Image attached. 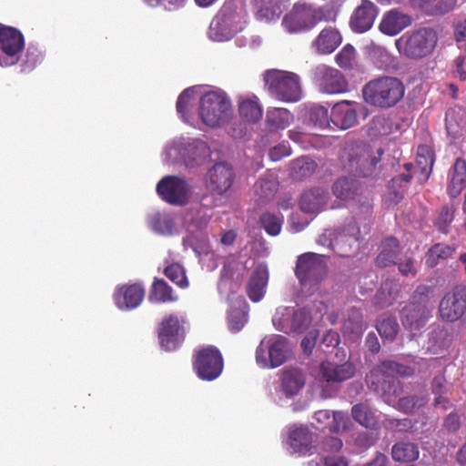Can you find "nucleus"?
<instances>
[{"label": "nucleus", "mask_w": 466, "mask_h": 466, "mask_svg": "<svg viewBox=\"0 0 466 466\" xmlns=\"http://www.w3.org/2000/svg\"><path fill=\"white\" fill-rule=\"evenodd\" d=\"M401 255L398 240L394 238H386L381 243V249L376 259L377 265L380 268L394 265L400 259Z\"/></svg>", "instance_id": "nucleus-35"}, {"label": "nucleus", "mask_w": 466, "mask_h": 466, "mask_svg": "<svg viewBox=\"0 0 466 466\" xmlns=\"http://www.w3.org/2000/svg\"><path fill=\"white\" fill-rule=\"evenodd\" d=\"M363 329L364 323L360 311L355 308L350 309L343 321V333L349 334L352 339H355L359 338Z\"/></svg>", "instance_id": "nucleus-39"}, {"label": "nucleus", "mask_w": 466, "mask_h": 466, "mask_svg": "<svg viewBox=\"0 0 466 466\" xmlns=\"http://www.w3.org/2000/svg\"><path fill=\"white\" fill-rule=\"evenodd\" d=\"M25 47V39L22 33L15 27L0 26V56L1 66L15 65Z\"/></svg>", "instance_id": "nucleus-15"}, {"label": "nucleus", "mask_w": 466, "mask_h": 466, "mask_svg": "<svg viewBox=\"0 0 466 466\" xmlns=\"http://www.w3.org/2000/svg\"><path fill=\"white\" fill-rule=\"evenodd\" d=\"M278 180L272 174L260 178L255 184V193L261 199V202L269 200L278 190Z\"/></svg>", "instance_id": "nucleus-42"}, {"label": "nucleus", "mask_w": 466, "mask_h": 466, "mask_svg": "<svg viewBox=\"0 0 466 466\" xmlns=\"http://www.w3.org/2000/svg\"><path fill=\"white\" fill-rule=\"evenodd\" d=\"M248 320L247 313L243 309H232L228 313V328L232 332L239 331Z\"/></svg>", "instance_id": "nucleus-57"}, {"label": "nucleus", "mask_w": 466, "mask_h": 466, "mask_svg": "<svg viewBox=\"0 0 466 466\" xmlns=\"http://www.w3.org/2000/svg\"><path fill=\"white\" fill-rule=\"evenodd\" d=\"M187 320L184 316L170 314L163 318L158 326V339L165 350H174L185 338Z\"/></svg>", "instance_id": "nucleus-13"}, {"label": "nucleus", "mask_w": 466, "mask_h": 466, "mask_svg": "<svg viewBox=\"0 0 466 466\" xmlns=\"http://www.w3.org/2000/svg\"><path fill=\"white\" fill-rule=\"evenodd\" d=\"M438 42L436 32L429 27H421L406 32L395 41L399 53L408 58L420 59L430 56Z\"/></svg>", "instance_id": "nucleus-7"}, {"label": "nucleus", "mask_w": 466, "mask_h": 466, "mask_svg": "<svg viewBox=\"0 0 466 466\" xmlns=\"http://www.w3.org/2000/svg\"><path fill=\"white\" fill-rule=\"evenodd\" d=\"M455 76L460 78V80H466V57L459 56L455 60Z\"/></svg>", "instance_id": "nucleus-64"}, {"label": "nucleus", "mask_w": 466, "mask_h": 466, "mask_svg": "<svg viewBox=\"0 0 466 466\" xmlns=\"http://www.w3.org/2000/svg\"><path fill=\"white\" fill-rule=\"evenodd\" d=\"M313 79L319 88L327 94H339L348 89L343 75L336 68L319 65L313 69Z\"/></svg>", "instance_id": "nucleus-17"}, {"label": "nucleus", "mask_w": 466, "mask_h": 466, "mask_svg": "<svg viewBox=\"0 0 466 466\" xmlns=\"http://www.w3.org/2000/svg\"><path fill=\"white\" fill-rule=\"evenodd\" d=\"M40 52L34 47L27 48L25 58L21 64V72L27 73L35 68V66L41 61Z\"/></svg>", "instance_id": "nucleus-58"}, {"label": "nucleus", "mask_w": 466, "mask_h": 466, "mask_svg": "<svg viewBox=\"0 0 466 466\" xmlns=\"http://www.w3.org/2000/svg\"><path fill=\"white\" fill-rule=\"evenodd\" d=\"M313 319V315L306 308L279 307L275 311L272 323L279 331L302 333L309 327Z\"/></svg>", "instance_id": "nucleus-11"}, {"label": "nucleus", "mask_w": 466, "mask_h": 466, "mask_svg": "<svg viewBox=\"0 0 466 466\" xmlns=\"http://www.w3.org/2000/svg\"><path fill=\"white\" fill-rule=\"evenodd\" d=\"M260 222L268 234L277 236L280 233L283 218L279 215L267 212L261 216Z\"/></svg>", "instance_id": "nucleus-51"}, {"label": "nucleus", "mask_w": 466, "mask_h": 466, "mask_svg": "<svg viewBox=\"0 0 466 466\" xmlns=\"http://www.w3.org/2000/svg\"><path fill=\"white\" fill-rule=\"evenodd\" d=\"M400 290V284L395 280H386L382 283L377 296L376 301L381 307H386L396 299Z\"/></svg>", "instance_id": "nucleus-44"}, {"label": "nucleus", "mask_w": 466, "mask_h": 466, "mask_svg": "<svg viewBox=\"0 0 466 466\" xmlns=\"http://www.w3.org/2000/svg\"><path fill=\"white\" fill-rule=\"evenodd\" d=\"M157 192L167 203L183 205L187 201L190 190L185 179L167 176L158 182Z\"/></svg>", "instance_id": "nucleus-18"}, {"label": "nucleus", "mask_w": 466, "mask_h": 466, "mask_svg": "<svg viewBox=\"0 0 466 466\" xmlns=\"http://www.w3.org/2000/svg\"><path fill=\"white\" fill-rule=\"evenodd\" d=\"M177 298L173 296L172 289L161 279H157L152 286L149 300L151 302H168L174 301Z\"/></svg>", "instance_id": "nucleus-48"}, {"label": "nucleus", "mask_w": 466, "mask_h": 466, "mask_svg": "<svg viewBox=\"0 0 466 466\" xmlns=\"http://www.w3.org/2000/svg\"><path fill=\"white\" fill-rule=\"evenodd\" d=\"M447 191L451 198L458 197L466 186V162L457 158L449 174Z\"/></svg>", "instance_id": "nucleus-34"}, {"label": "nucleus", "mask_w": 466, "mask_h": 466, "mask_svg": "<svg viewBox=\"0 0 466 466\" xmlns=\"http://www.w3.org/2000/svg\"><path fill=\"white\" fill-rule=\"evenodd\" d=\"M337 13L333 7L324 5L315 7L311 5L297 3L282 19V26L290 33L296 34L313 29L320 22L335 21Z\"/></svg>", "instance_id": "nucleus-3"}, {"label": "nucleus", "mask_w": 466, "mask_h": 466, "mask_svg": "<svg viewBox=\"0 0 466 466\" xmlns=\"http://www.w3.org/2000/svg\"><path fill=\"white\" fill-rule=\"evenodd\" d=\"M427 400L424 397L409 396L399 400L397 408L405 412L410 413L425 405Z\"/></svg>", "instance_id": "nucleus-53"}, {"label": "nucleus", "mask_w": 466, "mask_h": 466, "mask_svg": "<svg viewBox=\"0 0 466 466\" xmlns=\"http://www.w3.org/2000/svg\"><path fill=\"white\" fill-rule=\"evenodd\" d=\"M378 15V7L369 0H362L353 11L350 26L355 33L362 34L369 31Z\"/></svg>", "instance_id": "nucleus-21"}, {"label": "nucleus", "mask_w": 466, "mask_h": 466, "mask_svg": "<svg viewBox=\"0 0 466 466\" xmlns=\"http://www.w3.org/2000/svg\"><path fill=\"white\" fill-rule=\"evenodd\" d=\"M290 155V148L284 144L279 145L273 147L269 152V157L271 160L278 161L283 157H287Z\"/></svg>", "instance_id": "nucleus-63"}, {"label": "nucleus", "mask_w": 466, "mask_h": 466, "mask_svg": "<svg viewBox=\"0 0 466 466\" xmlns=\"http://www.w3.org/2000/svg\"><path fill=\"white\" fill-rule=\"evenodd\" d=\"M309 118V122L319 129L327 128L329 127V123L332 122L331 113L329 114L328 108L321 105L310 106Z\"/></svg>", "instance_id": "nucleus-45"}, {"label": "nucleus", "mask_w": 466, "mask_h": 466, "mask_svg": "<svg viewBox=\"0 0 466 466\" xmlns=\"http://www.w3.org/2000/svg\"><path fill=\"white\" fill-rule=\"evenodd\" d=\"M287 451L291 454L306 455L311 453V433L306 426L293 425L289 428Z\"/></svg>", "instance_id": "nucleus-24"}, {"label": "nucleus", "mask_w": 466, "mask_h": 466, "mask_svg": "<svg viewBox=\"0 0 466 466\" xmlns=\"http://www.w3.org/2000/svg\"><path fill=\"white\" fill-rule=\"evenodd\" d=\"M291 355V346L281 335H268L262 339L256 350V361L262 368H277Z\"/></svg>", "instance_id": "nucleus-10"}, {"label": "nucleus", "mask_w": 466, "mask_h": 466, "mask_svg": "<svg viewBox=\"0 0 466 466\" xmlns=\"http://www.w3.org/2000/svg\"><path fill=\"white\" fill-rule=\"evenodd\" d=\"M418 446L411 442L400 441L391 449L392 459L399 462L414 461L419 458Z\"/></svg>", "instance_id": "nucleus-37"}, {"label": "nucleus", "mask_w": 466, "mask_h": 466, "mask_svg": "<svg viewBox=\"0 0 466 466\" xmlns=\"http://www.w3.org/2000/svg\"><path fill=\"white\" fill-rule=\"evenodd\" d=\"M410 179V175L401 174L397 177H394L390 182V200L393 202L394 204H397L400 202V200L402 198L403 191L401 184L402 183H408Z\"/></svg>", "instance_id": "nucleus-54"}, {"label": "nucleus", "mask_w": 466, "mask_h": 466, "mask_svg": "<svg viewBox=\"0 0 466 466\" xmlns=\"http://www.w3.org/2000/svg\"><path fill=\"white\" fill-rule=\"evenodd\" d=\"M360 205L354 209V214L357 219L360 220L363 218L364 220H370L371 216V206L369 201H361L360 198L358 199Z\"/></svg>", "instance_id": "nucleus-61"}, {"label": "nucleus", "mask_w": 466, "mask_h": 466, "mask_svg": "<svg viewBox=\"0 0 466 466\" xmlns=\"http://www.w3.org/2000/svg\"><path fill=\"white\" fill-rule=\"evenodd\" d=\"M316 169V163L306 157H299L290 164V176L295 179H302L311 176Z\"/></svg>", "instance_id": "nucleus-43"}, {"label": "nucleus", "mask_w": 466, "mask_h": 466, "mask_svg": "<svg viewBox=\"0 0 466 466\" xmlns=\"http://www.w3.org/2000/svg\"><path fill=\"white\" fill-rule=\"evenodd\" d=\"M357 222L349 223L339 232L338 236L332 239L329 246L340 256H347L345 244L352 247L356 244L361 235V230L356 226Z\"/></svg>", "instance_id": "nucleus-31"}, {"label": "nucleus", "mask_w": 466, "mask_h": 466, "mask_svg": "<svg viewBox=\"0 0 466 466\" xmlns=\"http://www.w3.org/2000/svg\"><path fill=\"white\" fill-rule=\"evenodd\" d=\"M349 169L362 176H368L380 161V157L372 156L368 145L357 144L348 151Z\"/></svg>", "instance_id": "nucleus-19"}, {"label": "nucleus", "mask_w": 466, "mask_h": 466, "mask_svg": "<svg viewBox=\"0 0 466 466\" xmlns=\"http://www.w3.org/2000/svg\"><path fill=\"white\" fill-rule=\"evenodd\" d=\"M247 25V15L224 6L212 19L208 36L214 42H225L241 32Z\"/></svg>", "instance_id": "nucleus-9"}, {"label": "nucleus", "mask_w": 466, "mask_h": 466, "mask_svg": "<svg viewBox=\"0 0 466 466\" xmlns=\"http://www.w3.org/2000/svg\"><path fill=\"white\" fill-rule=\"evenodd\" d=\"M454 218V208L451 207H443L437 219V226L440 230L446 233L448 227Z\"/></svg>", "instance_id": "nucleus-60"}, {"label": "nucleus", "mask_w": 466, "mask_h": 466, "mask_svg": "<svg viewBox=\"0 0 466 466\" xmlns=\"http://www.w3.org/2000/svg\"><path fill=\"white\" fill-rule=\"evenodd\" d=\"M265 86L271 96L283 102H298L302 97L300 77L289 71L269 69L264 74Z\"/></svg>", "instance_id": "nucleus-6"}, {"label": "nucleus", "mask_w": 466, "mask_h": 466, "mask_svg": "<svg viewBox=\"0 0 466 466\" xmlns=\"http://www.w3.org/2000/svg\"><path fill=\"white\" fill-rule=\"evenodd\" d=\"M294 116L283 107H271L266 113V127L270 132L283 130L289 127Z\"/></svg>", "instance_id": "nucleus-33"}, {"label": "nucleus", "mask_w": 466, "mask_h": 466, "mask_svg": "<svg viewBox=\"0 0 466 466\" xmlns=\"http://www.w3.org/2000/svg\"><path fill=\"white\" fill-rule=\"evenodd\" d=\"M193 367L198 378L213 380L222 372L223 359L218 349L207 346L196 352Z\"/></svg>", "instance_id": "nucleus-14"}, {"label": "nucleus", "mask_w": 466, "mask_h": 466, "mask_svg": "<svg viewBox=\"0 0 466 466\" xmlns=\"http://www.w3.org/2000/svg\"><path fill=\"white\" fill-rule=\"evenodd\" d=\"M434 157L432 150L428 146H420L418 147L416 164L420 170V180L426 181L432 169Z\"/></svg>", "instance_id": "nucleus-40"}, {"label": "nucleus", "mask_w": 466, "mask_h": 466, "mask_svg": "<svg viewBox=\"0 0 466 466\" xmlns=\"http://www.w3.org/2000/svg\"><path fill=\"white\" fill-rule=\"evenodd\" d=\"M356 51L350 45H346L336 56L337 64L344 69H350L353 66Z\"/></svg>", "instance_id": "nucleus-56"}, {"label": "nucleus", "mask_w": 466, "mask_h": 466, "mask_svg": "<svg viewBox=\"0 0 466 466\" xmlns=\"http://www.w3.org/2000/svg\"><path fill=\"white\" fill-rule=\"evenodd\" d=\"M268 280V266L264 263L258 264L247 286L248 295L252 301L258 302L263 299L266 293Z\"/></svg>", "instance_id": "nucleus-29"}, {"label": "nucleus", "mask_w": 466, "mask_h": 466, "mask_svg": "<svg viewBox=\"0 0 466 466\" xmlns=\"http://www.w3.org/2000/svg\"><path fill=\"white\" fill-rule=\"evenodd\" d=\"M466 312V287L456 286L446 292L439 304L441 319L454 322L461 319Z\"/></svg>", "instance_id": "nucleus-16"}, {"label": "nucleus", "mask_w": 466, "mask_h": 466, "mask_svg": "<svg viewBox=\"0 0 466 466\" xmlns=\"http://www.w3.org/2000/svg\"><path fill=\"white\" fill-rule=\"evenodd\" d=\"M342 36L335 27L323 28L312 41L311 47L320 55L331 54L341 44Z\"/></svg>", "instance_id": "nucleus-26"}, {"label": "nucleus", "mask_w": 466, "mask_h": 466, "mask_svg": "<svg viewBox=\"0 0 466 466\" xmlns=\"http://www.w3.org/2000/svg\"><path fill=\"white\" fill-rule=\"evenodd\" d=\"M394 265L398 266L400 273L404 276L416 275L415 261L410 256L401 255L400 259L397 260Z\"/></svg>", "instance_id": "nucleus-59"}, {"label": "nucleus", "mask_w": 466, "mask_h": 466, "mask_svg": "<svg viewBox=\"0 0 466 466\" xmlns=\"http://www.w3.org/2000/svg\"><path fill=\"white\" fill-rule=\"evenodd\" d=\"M332 192L342 201L356 200L359 198L357 182L348 177L339 178L332 186Z\"/></svg>", "instance_id": "nucleus-36"}, {"label": "nucleus", "mask_w": 466, "mask_h": 466, "mask_svg": "<svg viewBox=\"0 0 466 466\" xmlns=\"http://www.w3.org/2000/svg\"><path fill=\"white\" fill-rule=\"evenodd\" d=\"M352 416L356 421L366 428L377 425V417L371 409L365 404H356L352 407Z\"/></svg>", "instance_id": "nucleus-46"}, {"label": "nucleus", "mask_w": 466, "mask_h": 466, "mask_svg": "<svg viewBox=\"0 0 466 466\" xmlns=\"http://www.w3.org/2000/svg\"><path fill=\"white\" fill-rule=\"evenodd\" d=\"M150 228L160 235H172L176 230L173 218L165 213H155L148 218Z\"/></svg>", "instance_id": "nucleus-38"}, {"label": "nucleus", "mask_w": 466, "mask_h": 466, "mask_svg": "<svg viewBox=\"0 0 466 466\" xmlns=\"http://www.w3.org/2000/svg\"><path fill=\"white\" fill-rule=\"evenodd\" d=\"M431 366L430 360H416L413 366H406L395 361L386 360L367 375V383L375 391L385 397V401L391 403L390 397L397 396L401 391L400 382L394 376L410 377L417 370L423 372Z\"/></svg>", "instance_id": "nucleus-2"}, {"label": "nucleus", "mask_w": 466, "mask_h": 466, "mask_svg": "<svg viewBox=\"0 0 466 466\" xmlns=\"http://www.w3.org/2000/svg\"><path fill=\"white\" fill-rule=\"evenodd\" d=\"M238 113L247 122L257 123L262 117V107L255 95H242L238 98Z\"/></svg>", "instance_id": "nucleus-32"}, {"label": "nucleus", "mask_w": 466, "mask_h": 466, "mask_svg": "<svg viewBox=\"0 0 466 466\" xmlns=\"http://www.w3.org/2000/svg\"><path fill=\"white\" fill-rule=\"evenodd\" d=\"M377 330L381 338L392 340L398 333L399 324L393 317H383L378 321Z\"/></svg>", "instance_id": "nucleus-50"}, {"label": "nucleus", "mask_w": 466, "mask_h": 466, "mask_svg": "<svg viewBox=\"0 0 466 466\" xmlns=\"http://www.w3.org/2000/svg\"><path fill=\"white\" fill-rule=\"evenodd\" d=\"M455 248L445 244H436L429 249L426 255V263L429 267H435L441 259L451 257Z\"/></svg>", "instance_id": "nucleus-49"}, {"label": "nucleus", "mask_w": 466, "mask_h": 466, "mask_svg": "<svg viewBox=\"0 0 466 466\" xmlns=\"http://www.w3.org/2000/svg\"><path fill=\"white\" fill-rule=\"evenodd\" d=\"M402 82L393 76H381L369 81L362 88L366 103L380 108L394 106L404 96Z\"/></svg>", "instance_id": "nucleus-4"}, {"label": "nucleus", "mask_w": 466, "mask_h": 466, "mask_svg": "<svg viewBox=\"0 0 466 466\" xmlns=\"http://www.w3.org/2000/svg\"><path fill=\"white\" fill-rule=\"evenodd\" d=\"M411 23L412 18L409 15L393 9L384 14L379 28L385 35H396Z\"/></svg>", "instance_id": "nucleus-30"}, {"label": "nucleus", "mask_w": 466, "mask_h": 466, "mask_svg": "<svg viewBox=\"0 0 466 466\" xmlns=\"http://www.w3.org/2000/svg\"><path fill=\"white\" fill-rule=\"evenodd\" d=\"M432 289L426 285L419 286L412 296V300L402 310V323L410 330H419L425 326L431 317L433 303Z\"/></svg>", "instance_id": "nucleus-8"}, {"label": "nucleus", "mask_w": 466, "mask_h": 466, "mask_svg": "<svg viewBox=\"0 0 466 466\" xmlns=\"http://www.w3.org/2000/svg\"><path fill=\"white\" fill-rule=\"evenodd\" d=\"M295 272L303 286L318 284L327 274L324 257L313 252L300 255Z\"/></svg>", "instance_id": "nucleus-12"}, {"label": "nucleus", "mask_w": 466, "mask_h": 466, "mask_svg": "<svg viewBox=\"0 0 466 466\" xmlns=\"http://www.w3.org/2000/svg\"><path fill=\"white\" fill-rule=\"evenodd\" d=\"M165 275L181 288L187 286V279L183 268L177 264L169 265L165 268Z\"/></svg>", "instance_id": "nucleus-55"}, {"label": "nucleus", "mask_w": 466, "mask_h": 466, "mask_svg": "<svg viewBox=\"0 0 466 466\" xmlns=\"http://www.w3.org/2000/svg\"><path fill=\"white\" fill-rule=\"evenodd\" d=\"M306 383L305 373L298 368L285 369L280 375L281 392L287 398L299 394Z\"/></svg>", "instance_id": "nucleus-27"}, {"label": "nucleus", "mask_w": 466, "mask_h": 466, "mask_svg": "<svg viewBox=\"0 0 466 466\" xmlns=\"http://www.w3.org/2000/svg\"><path fill=\"white\" fill-rule=\"evenodd\" d=\"M314 419L317 421V427H328L331 423L332 413L329 410H322L315 412Z\"/></svg>", "instance_id": "nucleus-62"}, {"label": "nucleus", "mask_w": 466, "mask_h": 466, "mask_svg": "<svg viewBox=\"0 0 466 466\" xmlns=\"http://www.w3.org/2000/svg\"><path fill=\"white\" fill-rule=\"evenodd\" d=\"M355 371V366L351 362L337 364L327 360L319 365V380L329 385L340 383L352 378Z\"/></svg>", "instance_id": "nucleus-22"}, {"label": "nucleus", "mask_w": 466, "mask_h": 466, "mask_svg": "<svg viewBox=\"0 0 466 466\" xmlns=\"http://www.w3.org/2000/svg\"><path fill=\"white\" fill-rule=\"evenodd\" d=\"M197 99H199L198 116L206 126L220 127L232 118L234 111L226 92L218 88L206 90L201 86H192L185 89L177 102V111L185 122H190Z\"/></svg>", "instance_id": "nucleus-1"}, {"label": "nucleus", "mask_w": 466, "mask_h": 466, "mask_svg": "<svg viewBox=\"0 0 466 466\" xmlns=\"http://www.w3.org/2000/svg\"><path fill=\"white\" fill-rule=\"evenodd\" d=\"M398 127L394 125L390 116L380 115L372 118L370 130L373 136H387L391 134Z\"/></svg>", "instance_id": "nucleus-47"}, {"label": "nucleus", "mask_w": 466, "mask_h": 466, "mask_svg": "<svg viewBox=\"0 0 466 466\" xmlns=\"http://www.w3.org/2000/svg\"><path fill=\"white\" fill-rule=\"evenodd\" d=\"M352 423L349 416L342 411H333L329 431L335 433H344L350 430Z\"/></svg>", "instance_id": "nucleus-52"}, {"label": "nucleus", "mask_w": 466, "mask_h": 466, "mask_svg": "<svg viewBox=\"0 0 466 466\" xmlns=\"http://www.w3.org/2000/svg\"><path fill=\"white\" fill-rule=\"evenodd\" d=\"M234 177L233 168L228 164L217 163L207 174L206 187L212 193L222 196L231 187Z\"/></svg>", "instance_id": "nucleus-20"}, {"label": "nucleus", "mask_w": 466, "mask_h": 466, "mask_svg": "<svg viewBox=\"0 0 466 466\" xmlns=\"http://www.w3.org/2000/svg\"><path fill=\"white\" fill-rule=\"evenodd\" d=\"M163 155L166 162L181 160L187 167H195L210 157V149L205 141L177 137L167 144Z\"/></svg>", "instance_id": "nucleus-5"}, {"label": "nucleus", "mask_w": 466, "mask_h": 466, "mask_svg": "<svg viewBox=\"0 0 466 466\" xmlns=\"http://www.w3.org/2000/svg\"><path fill=\"white\" fill-rule=\"evenodd\" d=\"M360 107L357 102L349 100L335 104L331 109L332 123L341 129L355 126L358 122L357 112Z\"/></svg>", "instance_id": "nucleus-25"}, {"label": "nucleus", "mask_w": 466, "mask_h": 466, "mask_svg": "<svg viewBox=\"0 0 466 466\" xmlns=\"http://www.w3.org/2000/svg\"><path fill=\"white\" fill-rule=\"evenodd\" d=\"M145 297V289L140 284L123 285L114 292L116 306L121 310H130L137 308Z\"/></svg>", "instance_id": "nucleus-23"}, {"label": "nucleus", "mask_w": 466, "mask_h": 466, "mask_svg": "<svg viewBox=\"0 0 466 466\" xmlns=\"http://www.w3.org/2000/svg\"><path fill=\"white\" fill-rule=\"evenodd\" d=\"M258 19L272 21L281 14L280 0H255Z\"/></svg>", "instance_id": "nucleus-41"}, {"label": "nucleus", "mask_w": 466, "mask_h": 466, "mask_svg": "<svg viewBox=\"0 0 466 466\" xmlns=\"http://www.w3.org/2000/svg\"><path fill=\"white\" fill-rule=\"evenodd\" d=\"M329 192L321 187H314L303 193L300 198V208L305 213H319L328 207Z\"/></svg>", "instance_id": "nucleus-28"}]
</instances>
